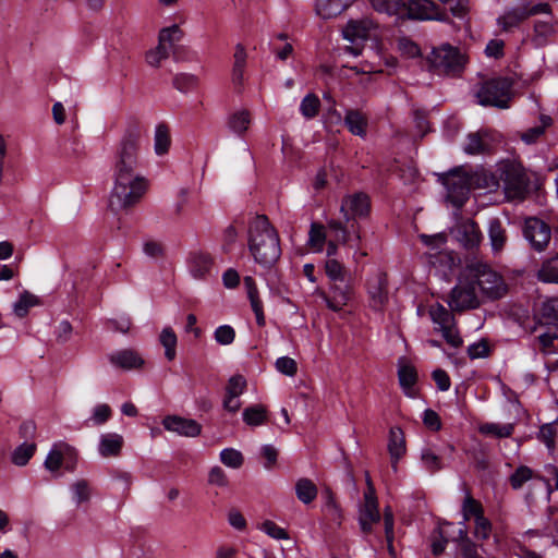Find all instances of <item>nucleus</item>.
<instances>
[{"instance_id":"nucleus-1","label":"nucleus","mask_w":558,"mask_h":558,"mask_svg":"<svg viewBox=\"0 0 558 558\" xmlns=\"http://www.w3.org/2000/svg\"><path fill=\"white\" fill-rule=\"evenodd\" d=\"M141 134L136 129L124 132L117 147L113 180L109 197V208L117 213L140 202L146 192L147 183L137 172Z\"/></svg>"},{"instance_id":"nucleus-2","label":"nucleus","mask_w":558,"mask_h":558,"mask_svg":"<svg viewBox=\"0 0 558 558\" xmlns=\"http://www.w3.org/2000/svg\"><path fill=\"white\" fill-rule=\"evenodd\" d=\"M248 248L255 262L262 266H271L280 257L279 235L266 216H256L251 220Z\"/></svg>"},{"instance_id":"nucleus-3","label":"nucleus","mask_w":558,"mask_h":558,"mask_svg":"<svg viewBox=\"0 0 558 558\" xmlns=\"http://www.w3.org/2000/svg\"><path fill=\"white\" fill-rule=\"evenodd\" d=\"M324 268L329 279V287L328 291H320L319 295L329 310L340 312L354 296L352 275L338 259H327Z\"/></svg>"},{"instance_id":"nucleus-4","label":"nucleus","mask_w":558,"mask_h":558,"mask_svg":"<svg viewBox=\"0 0 558 558\" xmlns=\"http://www.w3.org/2000/svg\"><path fill=\"white\" fill-rule=\"evenodd\" d=\"M465 268L484 300H497L506 295L508 288L504 278L488 264L472 260Z\"/></svg>"},{"instance_id":"nucleus-5","label":"nucleus","mask_w":558,"mask_h":558,"mask_svg":"<svg viewBox=\"0 0 558 558\" xmlns=\"http://www.w3.org/2000/svg\"><path fill=\"white\" fill-rule=\"evenodd\" d=\"M327 230L330 235V240L326 241L328 259H336L335 256L338 254L339 245L359 248L362 236L356 223H351L348 227L340 220L330 219L327 221Z\"/></svg>"},{"instance_id":"nucleus-6","label":"nucleus","mask_w":558,"mask_h":558,"mask_svg":"<svg viewBox=\"0 0 558 558\" xmlns=\"http://www.w3.org/2000/svg\"><path fill=\"white\" fill-rule=\"evenodd\" d=\"M500 180L509 199H523L529 192L530 180L521 163L506 161L500 166Z\"/></svg>"},{"instance_id":"nucleus-7","label":"nucleus","mask_w":558,"mask_h":558,"mask_svg":"<svg viewBox=\"0 0 558 558\" xmlns=\"http://www.w3.org/2000/svg\"><path fill=\"white\" fill-rule=\"evenodd\" d=\"M478 104L500 109L509 108L511 82L507 78H493L482 84L476 93Z\"/></svg>"},{"instance_id":"nucleus-8","label":"nucleus","mask_w":558,"mask_h":558,"mask_svg":"<svg viewBox=\"0 0 558 558\" xmlns=\"http://www.w3.org/2000/svg\"><path fill=\"white\" fill-rule=\"evenodd\" d=\"M483 300L466 268H464L459 282L451 291L449 302L451 310L461 312L476 308Z\"/></svg>"},{"instance_id":"nucleus-9","label":"nucleus","mask_w":558,"mask_h":558,"mask_svg":"<svg viewBox=\"0 0 558 558\" xmlns=\"http://www.w3.org/2000/svg\"><path fill=\"white\" fill-rule=\"evenodd\" d=\"M342 33L343 37L353 45L347 50L353 56H359L362 51L360 43L377 38L378 25L368 17L350 20Z\"/></svg>"},{"instance_id":"nucleus-10","label":"nucleus","mask_w":558,"mask_h":558,"mask_svg":"<svg viewBox=\"0 0 558 558\" xmlns=\"http://www.w3.org/2000/svg\"><path fill=\"white\" fill-rule=\"evenodd\" d=\"M432 66L445 73H457L465 64V57L450 45L434 48L428 57Z\"/></svg>"},{"instance_id":"nucleus-11","label":"nucleus","mask_w":558,"mask_h":558,"mask_svg":"<svg viewBox=\"0 0 558 558\" xmlns=\"http://www.w3.org/2000/svg\"><path fill=\"white\" fill-rule=\"evenodd\" d=\"M447 190V199L457 208H461L469 198L471 179L460 170L451 171L441 177Z\"/></svg>"},{"instance_id":"nucleus-12","label":"nucleus","mask_w":558,"mask_h":558,"mask_svg":"<svg viewBox=\"0 0 558 558\" xmlns=\"http://www.w3.org/2000/svg\"><path fill=\"white\" fill-rule=\"evenodd\" d=\"M450 233L466 250L478 247L483 240L478 225L471 219H459L451 228Z\"/></svg>"},{"instance_id":"nucleus-13","label":"nucleus","mask_w":558,"mask_h":558,"mask_svg":"<svg viewBox=\"0 0 558 558\" xmlns=\"http://www.w3.org/2000/svg\"><path fill=\"white\" fill-rule=\"evenodd\" d=\"M76 460V450L64 441L53 444L45 460V468L50 472H57L63 463L72 470Z\"/></svg>"},{"instance_id":"nucleus-14","label":"nucleus","mask_w":558,"mask_h":558,"mask_svg":"<svg viewBox=\"0 0 558 558\" xmlns=\"http://www.w3.org/2000/svg\"><path fill=\"white\" fill-rule=\"evenodd\" d=\"M523 233L532 247L538 252L545 250L550 241L551 234L550 228L543 220L535 217L525 220Z\"/></svg>"},{"instance_id":"nucleus-15","label":"nucleus","mask_w":558,"mask_h":558,"mask_svg":"<svg viewBox=\"0 0 558 558\" xmlns=\"http://www.w3.org/2000/svg\"><path fill=\"white\" fill-rule=\"evenodd\" d=\"M369 211V199L363 193H356L343 198L340 213L343 216L344 225L350 227L351 221L356 217H364Z\"/></svg>"},{"instance_id":"nucleus-16","label":"nucleus","mask_w":558,"mask_h":558,"mask_svg":"<svg viewBox=\"0 0 558 558\" xmlns=\"http://www.w3.org/2000/svg\"><path fill=\"white\" fill-rule=\"evenodd\" d=\"M162 425L168 432L183 437H196L202 433V425L198 422L179 415L166 416Z\"/></svg>"},{"instance_id":"nucleus-17","label":"nucleus","mask_w":558,"mask_h":558,"mask_svg":"<svg viewBox=\"0 0 558 558\" xmlns=\"http://www.w3.org/2000/svg\"><path fill=\"white\" fill-rule=\"evenodd\" d=\"M367 293L371 300V306L374 310H381L388 300L387 279L381 272H377L367 281Z\"/></svg>"},{"instance_id":"nucleus-18","label":"nucleus","mask_w":558,"mask_h":558,"mask_svg":"<svg viewBox=\"0 0 558 558\" xmlns=\"http://www.w3.org/2000/svg\"><path fill=\"white\" fill-rule=\"evenodd\" d=\"M409 14L417 20L445 19V13L432 0H410Z\"/></svg>"},{"instance_id":"nucleus-19","label":"nucleus","mask_w":558,"mask_h":558,"mask_svg":"<svg viewBox=\"0 0 558 558\" xmlns=\"http://www.w3.org/2000/svg\"><path fill=\"white\" fill-rule=\"evenodd\" d=\"M398 378L404 393L410 398H414L416 396L414 385L417 380V373L405 357L398 360Z\"/></svg>"},{"instance_id":"nucleus-20","label":"nucleus","mask_w":558,"mask_h":558,"mask_svg":"<svg viewBox=\"0 0 558 558\" xmlns=\"http://www.w3.org/2000/svg\"><path fill=\"white\" fill-rule=\"evenodd\" d=\"M213 258L205 252H193L187 258L189 271L195 279H204L213 267Z\"/></svg>"},{"instance_id":"nucleus-21","label":"nucleus","mask_w":558,"mask_h":558,"mask_svg":"<svg viewBox=\"0 0 558 558\" xmlns=\"http://www.w3.org/2000/svg\"><path fill=\"white\" fill-rule=\"evenodd\" d=\"M380 514L376 497L364 498V505L360 509V525L364 533H371L373 525L378 523Z\"/></svg>"},{"instance_id":"nucleus-22","label":"nucleus","mask_w":558,"mask_h":558,"mask_svg":"<svg viewBox=\"0 0 558 558\" xmlns=\"http://www.w3.org/2000/svg\"><path fill=\"white\" fill-rule=\"evenodd\" d=\"M354 0H316L315 11L323 19H332L347 10Z\"/></svg>"},{"instance_id":"nucleus-23","label":"nucleus","mask_w":558,"mask_h":558,"mask_svg":"<svg viewBox=\"0 0 558 558\" xmlns=\"http://www.w3.org/2000/svg\"><path fill=\"white\" fill-rule=\"evenodd\" d=\"M388 451L393 471H397L398 461L405 453V440L401 428L392 427L389 432Z\"/></svg>"},{"instance_id":"nucleus-24","label":"nucleus","mask_w":558,"mask_h":558,"mask_svg":"<svg viewBox=\"0 0 558 558\" xmlns=\"http://www.w3.org/2000/svg\"><path fill=\"white\" fill-rule=\"evenodd\" d=\"M109 361L112 365L131 369L141 367L144 363L143 359L133 350H121L109 355Z\"/></svg>"},{"instance_id":"nucleus-25","label":"nucleus","mask_w":558,"mask_h":558,"mask_svg":"<svg viewBox=\"0 0 558 558\" xmlns=\"http://www.w3.org/2000/svg\"><path fill=\"white\" fill-rule=\"evenodd\" d=\"M123 446V437L117 433H107L100 436L99 453L100 456L116 457L120 453Z\"/></svg>"},{"instance_id":"nucleus-26","label":"nucleus","mask_w":558,"mask_h":558,"mask_svg":"<svg viewBox=\"0 0 558 558\" xmlns=\"http://www.w3.org/2000/svg\"><path fill=\"white\" fill-rule=\"evenodd\" d=\"M538 319L543 325L558 326V298L544 300L538 308Z\"/></svg>"},{"instance_id":"nucleus-27","label":"nucleus","mask_w":558,"mask_h":558,"mask_svg":"<svg viewBox=\"0 0 558 558\" xmlns=\"http://www.w3.org/2000/svg\"><path fill=\"white\" fill-rule=\"evenodd\" d=\"M488 239L492 251L497 254L500 253L507 242L506 230L498 219H492L488 226Z\"/></svg>"},{"instance_id":"nucleus-28","label":"nucleus","mask_w":558,"mask_h":558,"mask_svg":"<svg viewBox=\"0 0 558 558\" xmlns=\"http://www.w3.org/2000/svg\"><path fill=\"white\" fill-rule=\"evenodd\" d=\"M251 122L250 111L242 109L229 116L227 125L232 133L242 136L248 130Z\"/></svg>"},{"instance_id":"nucleus-29","label":"nucleus","mask_w":558,"mask_h":558,"mask_svg":"<svg viewBox=\"0 0 558 558\" xmlns=\"http://www.w3.org/2000/svg\"><path fill=\"white\" fill-rule=\"evenodd\" d=\"M344 123L352 134L360 137L366 135L367 118L363 112L359 110H348Z\"/></svg>"},{"instance_id":"nucleus-30","label":"nucleus","mask_w":558,"mask_h":558,"mask_svg":"<svg viewBox=\"0 0 558 558\" xmlns=\"http://www.w3.org/2000/svg\"><path fill=\"white\" fill-rule=\"evenodd\" d=\"M40 304L39 298L29 291H23L17 301L13 303L12 310L16 317H25L32 307Z\"/></svg>"},{"instance_id":"nucleus-31","label":"nucleus","mask_w":558,"mask_h":558,"mask_svg":"<svg viewBox=\"0 0 558 558\" xmlns=\"http://www.w3.org/2000/svg\"><path fill=\"white\" fill-rule=\"evenodd\" d=\"M171 145L170 129L165 123H159L155 128L154 150L156 155L162 156L168 153Z\"/></svg>"},{"instance_id":"nucleus-32","label":"nucleus","mask_w":558,"mask_h":558,"mask_svg":"<svg viewBox=\"0 0 558 558\" xmlns=\"http://www.w3.org/2000/svg\"><path fill=\"white\" fill-rule=\"evenodd\" d=\"M327 227L313 222L308 231L307 245L315 253H320L327 241Z\"/></svg>"},{"instance_id":"nucleus-33","label":"nucleus","mask_w":558,"mask_h":558,"mask_svg":"<svg viewBox=\"0 0 558 558\" xmlns=\"http://www.w3.org/2000/svg\"><path fill=\"white\" fill-rule=\"evenodd\" d=\"M539 125L527 129L520 133V138L527 145L535 144L545 133V130L553 123V119L549 116L542 114L539 118Z\"/></svg>"},{"instance_id":"nucleus-34","label":"nucleus","mask_w":558,"mask_h":558,"mask_svg":"<svg viewBox=\"0 0 558 558\" xmlns=\"http://www.w3.org/2000/svg\"><path fill=\"white\" fill-rule=\"evenodd\" d=\"M514 430V424L507 423V424H500V423H483L478 427V432L482 435L485 436H493L496 438H507L510 437L513 434Z\"/></svg>"},{"instance_id":"nucleus-35","label":"nucleus","mask_w":558,"mask_h":558,"mask_svg":"<svg viewBox=\"0 0 558 558\" xmlns=\"http://www.w3.org/2000/svg\"><path fill=\"white\" fill-rule=\"evenodd\" d=\"M246 62L245 48L238 44L234 52V63L232 69V82L236 86H242L244 83V69Z\"/></svg>"},{"instance_id":"nucleus-36","label":"nucleus","mask_w":558,"mask_h":558,"mask_svg":"<svg viewBox=\"0 0 558 558\" xmlns=\"http://www.w3.org/2000/svg\"><path fill=\"white\" fill-rule=\"evenodd\" d=\"M243 421L248 426H260L267 421V410L262 404L247 407L243 411Z\"/></svg>"},{"instance_id":"nucleus-37","label":"nucleus","mask_w":558,"mask_h":558,"mask_svg":"<svg viewBox=\"0 0 558 558\" xmlns=\"http://www.w3.org/2000/svg\"><path fill=\"white\" fill-rule=\"evenodd\" d=\"M488 147V134L486 132H477L468 136L464 151L469 155H476L486 151Z\"/></svg>"},{"instance_id":"nucleus-38","label":"nucleus","mask_w":558,"mask_h":558,"mask_svg":"<svg viewBox=\"0 0 558 558\" xmlns=\"http://www.w3.org/2000/svg\"><path fill=\"white\" fill-rule=\"evenodd\" d=\"M295 494L300 501L310 504L317 496V487L311 480L300 478L295 484Z\"/></svg>"},{"instance_id":"nucleus-39","label":"nucleus","mask_w":558,"mask_h":558,"mask_svg":"<svg viewBox=\"0 0 558 558\" xmlns=\"http://www.w3.org/2000/svg\"><path fill=\"white\" fill-rule=\"evenodd\" d=\"M159 341L165 348V356L168 361H172L175 357L178 338L171 327H165L159 336Z\"/></svg>"},{"instance_id":"nucleus-40","label":"nucleus","mask_w":558,"mask_h":558,"mask_svg":"<svg viewBox=\"0 0 558 558\" xmlns=\"http://www.w3.org/2000/svg\"><path fill=\"white\" fill-rule=\"evenodd\" d=\"M429 316L433 323L439 327V330L454 323L453 315L440 304L430 306Z\"/></svg>"},{"instance_id":"nucleus-41","label":"nucleus","mask_w":558,"mask_h":558,"mask_svg":"<svg viewBox=\"0 0 558 558\" xmlns=\"http://www.w3.org/2000/svg\"><path fill=\"white\" fill-rule=\"evenodd\" d=\"M525 19H527L525 9L517 8L507 11L501 16H499L498 24L502 27L504 31H508L514 26H518Z\"/></svg>"},{"instance_id":"nucleus-42","label":"nucleus","mask_w":558,"mask_h":558,"mask_svg":"<svg viewBox=\"0 0 558 558\" xmlns=\"http://www.w3.org/2000/svg\"><path fill=\"white\" fill-rule=\"evenodd\" d=\"M537 277L544 282L558 283V256L544 262L537 272Z\"/></svg>"},{"instance_id":"nucleus-43","label":"nucleus","mask_w":558,"mask_h":558,"mask_svg":"<svg viewBox=\"0 0 558 558\" xmlns=\"http://www.w3.org/2000/svg\"><path fill=\"white\" fill-rule=\"evenodd\" d=\"M538 437L549 450H553L558 442V420L553 423L543 425L541 427Z\"/></svg>"},{"instance_id":"nucleus-44","label":"nucleus","mask_w":558,"mask_h":558,"mask_svg":"<svg viewBox=\"0 0 558 558\" xmlns=\"http://www.w3.org/2000/svg\"><path fill=\"white\" fill-rule=\"evenodd\" d=\"M73 500L76 505L87 502L92 496V488L86 480H77L71 485Z\"/></svg>"},{"instance_id":"nucleus-45","label":"nucleus","mask_w":558,"mask_h":558,"mask_svg":"<svg viewBox=\"0 0 558 558\" xmlns=\"http://www.w3.org/2000/svg\"><path fill=\"white\" fill-rule=\"evenodd\" d=\"M220 461L228 468L240 469L243 465V454L234 448H226L220 451Z\"/></svg>"},{"instance_id":"nucleus-46","label":"nucleus","mask_w":558,"mask_h":558,"mask_svg":"<svg viewBox=\"0 0 558 558\" xmlns=\"http://www.w3.org/2000/svg\"><path fill=\"white\" fill-rule=\"evenodd\" d=\"M36 450L35 444L24 442L19 446L12 456V461L15 465L23 466L27 464L29 459L34 456Z\"/></svg>"},{"instance_id":"nucleus-47","label":"nucleus","mask_w":558,"mask_h":558,"mask_svg":"<svg viewBox=\"0 0 558 558\" xmlns=\"http://www.w3.org/2000/svg\"><path fill=\"white\" fill-rule=\"evenodd\" d=\"M319 107V98L314 94H308L302 99L300 111L304 118L312 119L318 113Z\"/></svg>"},{"instance_id":"nucleus-48","label":"nucleus","mask_w":558,"mask_h":558,"mask_svg":"<svg viewBox=\"0 0 558 558\" xmlns=\"http://www.w3.org/2000/svg\"><path fill=\"white\" fill-rule=\"evenodd\" d=\"M197 77L190 73H180L173 78V86L181 93L193 90L197 86Z\"/></svg>"},{"instance_id":"nucleus-49","label":"nucleus","mask_w":558,"mask_h":558,"mask_svg":"<svg viewBox=\"0 0 558 558\" xmlns=\"http://www.w3.org/2000/svg\"><path fill=\"white\" fill-rule=\"evenodd\" d=\"M421 460L424 466L433 473L442 469L439 456L432 448L422 449Z\"/></svg>"},{"instance_id":"nucleus-50","label":"nucleus","mask_w":558,"mask_h":558,"mask_svg":"<svg viewBox=\"0 0 558 558\" xmlns=\"http://www.w3.org/2000/svg\"><path fill=\"white\" fill-rule=\"evenodd\" d=\"M459 537L461 539L460 549L463 558H481L477 554L475 544L469 539L464 526L459 530Z\"/></svg>"},{"instance_id":"nucleus-51","label":"nucleus","mask_w":558,"mask_h":558,"mask_svg":"<svg viewBox=\"0 0 558 558\" xmlns=\"http://www.w3.org/2000/svg\"><path fill=\"white\" fill-rule=\"evenodd\" d=\"M246 388V380L242 375L232 376L226 386L227 397H240Z\"/></svg>"},{"instance_id":"nucleus-52","label":"nucleus","mask_w":558,"mask_h":558,"mask_svg":"<svg viewBox=\"0 0 558 558\" xmlns=\"http://www.w3.org/2000/svg\"><path fill=\"white\" fill-rule=\"evenodd\" d=\"M462 511L465 521L470 520L471 517L476 519L483 515L482 505L470 495L463 501Z\"/></svg>"},{"instance_id":"nucleus-53","label":"nucleus","mask_w":558,"mask_h":558,"mask_svg":"<svg viewBox=\"0 0 558 558\" xmlns=\"http://www.w3.org/2000/svg\"><path fill=\"white\" fill-rule=\"evenodd\" d=\"M181 37V31L177 25L161 29L159 34V44L170 50L175 41H179Z\"/></svg>"},{"instance_id":"nucleus-54","label":"nucleus","mask_w":558,"mask_h":558,"mask_svg":"<svg viewBox=\"0 0 558 558\" xmlns=\"http://www.w3.org/2000/svg\"><path fill=\"white\" fill-rule=\"evenodd\" d=\"M170 54V49L165 47L163 44L160 45L158 43V46L154 49L147 52L146 54V61L151 66H159L161 61L167 59Z\"/></svg>"},{"instance_id":"nucleus-55","label":"nucleus","mask_w":558,"mask_h":558,"mask_svg":"<svg viewBox=\"0 0 558 558\" xmlns=\"http://www.w3.org/2000/svg\"><path fill=\"white\" fill-rule=\"evenodd\" d=\"M215 340L221 345H229L234 341L235 331L229 325H221L214 332Z\"/></svg>"},{"instance_id":"nucleus-56","label":"nucleus","mask_w":558,"mask_h":558,"mask_svg":"<svg viewBox=\"0 0 558 558\" xmlns=\"http://www.w3.org/2000/svg\"><path fill=\"white\" fill-rule=\"evenodd\" d=\"M398 50L407 58H415L420 56L418 46L408 37H400L397 41Z\"/></svg>"},{"instance_id":"nucleus-57","label":"nucleus","mask_w":558,"mask_h":558,"mask_svg":"<svg viewBox=\"0 0 558 558\" xmlns=\"http://www.w3.org/2000/svg\"><path fill=\"white\" fill-rule=\"evenodd\" d=\"M260 530L265 532L268 536L275 539H287L289 538L288 533L284 529L277 525L275 522L270 520H266L262 523Z\"/></svg>"},{"instance_id":"nucleus-58","label":"nucleus","mask_w":558,"mask_h":558,"mask_svg":"<svg viewBox=\"0 0 558 558\" xmlns=\"http://www.w3.org/2000/svg\"><path fill=\"white\" fill-rule=\"evenodd\" d=\"M110 416H111L110 407L106 403H101V404L96 405L93 409V413H92V416L89 420L95 425H101V424L106 423L110 418Z\"/></svg>"},{"instance_id":"nucleus-59","label":"nucleus","mask_w":558,"mask_h":558,"mask_svg":"<svg viewBox=\"0 0 558 558\" xmlns=\"http://www.w3.org/2000/svg\"><path fill=\"white\" fill-rule=\"evenodd\" d=\"M532 470L527 466H520L515 470V472L510 477L511 486L515 489L522 487V485L531 480Z\"/></svg>"},{"instance_id":"nucleus-60","label":"nucleus","mask_w":558,"mask_h":558,"mask_svg":"<svg viewBox=\"0 0 558 558\" xmlns=\"http://www.w3.org/2000/svg\"><path fill=\"white\" fill-rule=\"evenodd\" d=\"M373 8L378 12H384L387 14L397 13L401 0H369Z\"/></svg>"},{"instance_id":"nucleus-61","label":"nucleus","mask_w":558,"mask_h":558,"mask_svg":"<svg viewBox=\"0 0 558 558\" xmlns=\"http://www.w3.org/2000/svg\"><path fill=\"white\" fill-rule=\"evenodd\" d=\"M276 368L278 372L287 376H294L298 371L296 362L288 356L277 359Z\"/></svg>"},{"instance_id":"nucleus-62","label":"nucleus","mask_w":558,"mask_h":558,"mask_svg":"<svg viewBox=\"0 0 558 558\" xmlns=\"http://www.w3.org/2000/svg\"><path fill=\"white\" fill-rule=\"evenodd\" d=\"M208 483L218 487H227L229 482L226 472L216 465L208 473Z\"/></svg>"},{"instance_id":"nucleus-63","label":"nucleus","mask_w":558,"mask_h":558,"mask_svg":"<svg viewBox=\"0 0 558 558\" xmlns=\"http://www.w3.org/2000/svg\"><path fill=\"white\" fill-rule=\"evenodd\" d=\"M163 245L156 240H146L143 244V252L146 256L151 258H159L163 255Z\"/></svg>"},{"instance_id":"nucleus-64","label":"nucleus","mask_w":558,"mask_h":558,"mask_svg":"<svg viewBox=\"0 0 558 558\" xmlns=\"http://www.w3.org/2000/svg\"><path fill=\"white\" fill-rule=\"evenodd\" d=\"M444 339L453 348H458L462 344V339L456 328V323L451 326H447L440 329Z\"/></svg>"}]
</instances>
